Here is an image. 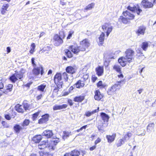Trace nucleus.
Here are the masks:
<instances>
[{
    "instance_id": "2",
    "label": "nucleus",
    "mask_w": 156,
    "mask_h": 156,
    "mask_svg": "<svg viewBox=\"0 0 156 156\" xmlns=\"http://www.w3.org/2000/svg\"><path fill=\"white\" fill-rule=\"evenodd\" d=\"M134 51L131 49H127L125 52L126 55L124 57H122L118 59V62L122 66H124L126 64V62H130L133 59V56Z\"/></svg>"
},
{
    "instance_id": "50",
    "label": "nucleus",
    "mask_w": 156,
    "mask_h": 156,
    "mask_svg": "<svg viewBox=\"0 0 156 156\" xmlns=\"http://www.w3.org/2000/svg\"><path fill=\"white\" fill-rule=\"evenodd\" d=\"M40 155H42V156H52L51 154H49L48 153H43L42 152H40Z\"/></svg>"
},
{
    "instance_id": "10",
    "label": "nucleus",
    "mask_w": 156,
    "mask_h": 156,
    "mask_svg": "<svg viewBox=\"0 0 156 156\" xmlns=\"http://www.w3.org/2000/svg\"><path fill=\"white\" fill-rule=\"evenodd\" d=\"M141 4L143 7L146 9L152 8L153 6L152 3L146 0H143L141 2Z\"/></svg>"
},
{
    "instance_id": "54",
    "label": "nucleus",
    "mask_w": 156,
    "mask_h": 156,
    "mask_svg": "<svg viewBox=\"0 0 156 156\" xmlns=\"http://www.w3.org/2000/svg\"><path fill=\"white\" fill-rule=\"evenodd\" d=\"M59 142L58 139L56 140H53L51 141L52 144L55 145L56 144Z\"/></svg>"
},
{
    "instance_id": "27",
    "label": "nucleus",
    "mask_w": 156,
    "mask_h": 156,
    "mask_svg": "<svg viewBox=\"0 0 156 156\" xmlns=\"http://www.w3.org/2000/svg\"><path fill=\"white\" fill-rule=\"evenodd\" d=\"M66 70L67 73L73 74L75 73L76 69L72 66H69L66 67Z\"/></svg>"
},
{
    "instance_id": "64",
    "label": "nucleus",
    "mask_w": 156,
    "mask_h": 156,
    "mask_svg": "<svg viewBox=\"0 0 156 156\" xmlns=\"http://www.w3.org/2000/svg\"><path fill=\"white\" fill-rule=\"evenodd\" d=\"M42 97V95L41 94L39 95H38L37 97V98L38 100H39L41 99Z\"/></svg>"
},
{
    "instance_id": "14",
    "label": "nucleus",
    "mask_w": 156,
    "mask_h": 156,
    "mask_svg": "<svg viewBox=\"0 0 156 156\" xmlns=\"http://www.w3.org/2000/svg\"><path fill=\"white\" fill-rule=\"evenodd\" d=\"M67 105L66 104L61 105H55L53 106V109L54 110H60L67 108Z\"/></svg>"
},
{
    "instance_id": "47",
    "label": "nucleus",
    "mask_w": 156,
    "mask_h": 156,
    "mask_svg": "<svg viewBox=\"0 0 156 156\" xmlns=\"http://www.w3.org/2000/svg\"><path fill=\"white\" fill-rule=\"evenodd\" d=\"M59 39H62L65 38V35L64 33L63 32L61 31L59 33Z\"/></svg>"
},
{
    "instance_id": "59",
    "label": "nucleus",
    "mask_w": 156,
    "mask_h": 156,
    "mask_svg": "<svg viewBox=\"0 0 156 156\" xmlns=\"http://www.w3.org/2000/svg\"><path fill=\"white\" fill-rule=\"evenodd\" d=\"M5 118L8 120H10L11 119V117L9 115H5Z\"/></svg>"
},
{
    "instance_id": "31",
    "label": "nucleus",
    "mask_w": 156,
    "mask_h": 156,
    "mask_svg": "<svg viewBox=\"0 0 156 156\" xmlns=\"http://www.w3.org/2000/svg\"><path fill=\"white\" fill-rule=\"evenodd\" d=\"M99 110V108L98 107V108L90 112L89 111L86 112L85 115L87 117H89L93 114L98 112Z\"/></svg>"
},
{
    "instance_id": "58",
    "label": "nucleus",
    "mask_w": 156,
    "mask_h": 156,
    "mask_svg": "<svg viewBox=\"0 0 156 156\" xmlns=\"http://www.w3.org/2000/svg\"><path fill=\"white\" fill-rule=\"evenodd\" d=\"M101 141V140L99 138H98L95 141V144H97L99 143Z\"/></svg>"
},
{
    "instance_id": "1",
    "label": "nucleus",
    "mask_w": 156,
    "mask_h": 156,
    "mask_svg": "<svg viewBox=\"0 0 156 156\" xmlns=\"http://www.w3.org/2000/svg\"><path fill=\"white\" fill-rule=\"evenodd\" d=\"M80 45L78 47L77 45H74L69 46V50H66L65 52L66 55L69 58H71L73 56L72 54L70 51H71L74 54H77L80 51H84L86 48L88 47L90 45V43L87 40H83L80 42Z\"/></svg>"
},
{
    "instance_id": "46",
    "label": "nucleus",
    "mask_w": 156,
    "mask_h": 156,
    "mask_svg": "<svg viewBox=\"0 0 156 156\" xmlns=\"http://www.w3.org/2000/svg\"><path fill=\"white\" fill-rule=\"evenodd\" d=\"M35 45L34 43H32L31 45V49L30 51V52L31 54H33L34 51Z\"/></svg>"
},
{
    "instance_id": "20",
    "label": "nucleus",
    "mask_w": 156,
    "mask_h": 156,
    "mask_svg": "<svg viewBox=\"0 0 156 156\" xmlns=\"http://www.w3.org/2000/svg\"><path fill=\"white\" fill-rule=\"evenodd\" d=\"M85 84H86L84 83V81L79 80L76 83L74 86L76 88H79L83 87Z\"/></svg>"
},
{
    "instance_id": "17",
    "label": "nucleus",
    "mask_w": 156,
    "mask_h": 156,
    "mask_svg": "<svg viewBox=\"0 0 156 156\" xmlns=\"http://www.w3.org/2000/svg\"><path fill=\"white\" fill-rule=\"evenodd\" d=\"M146 28L144 26H141L140 27L136 32V34L138 36L140 35H143L144 33Z\"/></svg>"
},
{
    "instance_id": "62",
    "label": "nucleus",
    "mask_w": 156,
    "mask_h": 156,
    "mask_svg": "<svg viewBox=\"0 0 156 156\" xmlns=\"http://www.w3.org/2000/svg\"><path fill=\"white\" fill-rule=\"evenodd\" d=\"M96 147V146H93L90 148V150L92 151L94 150Z\"/></svg>"
},
{
    "instance_id": "5",
    "label": "nucleus",
    "mask_w": 156,
    "mask_h": 156,
    "mask_svg": "<svg viewBox=\"0 0 156 156\" xmlns=\"http://www.w3.org/2000/svg\"><path fill=\"white\" fill-rule=\"evenodd\" d=\"M122 82L123 83V84L125 83L124 81L123 80L119 81L116 82L114 85L109 88L107 91L108 94L109 95H113L114 92L117 89H120L121 87V84Z\"/></svg>"
},
{
    "instance_id": "53",
    "label": "nucleus",
    "mask_w": 156,
    "mask_h": 156,
    "mask_svg": "<svg viewBox=\"0 0 156 156\" xmlns=\"http://www.w3.org/2000/svg\"><path fill=\"white\" fill-rule=\"evenodd\" d=\"M105 37V34L102 32L100 35L99 39H104Z\"/></svg>"
},
{
    "instance_id": "26",
    "label": "nucleus",
    "mask_w": 156,
    "mask_h": 156,
    "mask_svg": "<svg viewBox=\"0 0 156 156\" xmlns=\"http://www.w3.org/2000/svg\"><path fill=\"white\" fill-rule=\"evenodd\" d=\"M41 139L42 136L41 135H36L32 138V140L35 143H39Z\"/></svg>"
},
{
    "instance_id": "63",
    "label": "nucleus",
    "mask_w": 156,
    "mask_h": 156,
    "mask_svg": "<svg viewBox=\"0 0 156 156\" xmlns=\"http://www.w3.org/2000/svg\"><path fill=\"white\" fill-rule=\"evenodd\" d=\"M7 53H9L11 51L10 48L9 47H7L6 48Z\"/></svg>"
},
{
    "instance_id": "12",
    "label": "nucleus",
    "mask_w": 156,
    "mask_h": 156,
    "mask_svg": "<svg viewBox=\"0 0 156 156\" xmlns=\"http://www.w3.org/2000/svg\"><path fill=\"white\" fill-rule=\"evenodd\" d=\"M50 146L47 140H44L38 145V147L40 149H42L48 147H49Z\"/></svg>"
},
{
    "instance_id": "18",
    "label": "nucleus",
    "mask_w": 156,
    "mask_h": 156,
    "mask_svg": "<svg viewBox=\"0 0 156 156\" xmlns=\"http://www.w3.org/2000/svg\"><path fill=\"white\" fill-rule=\"evenodd\" d=\"M22 126L19 124H16L13 127V129L15 132L17 133H19L20 131L24 129Z\"/></svg>"
},
{
    "instance_id": "57",
    "label": "nucleus",
    "mask_w": 156,
    "mask_h": 156,
    "mask_svg": "<svg viewBox=\"0 0 156 156\" xmlns=\"http://www.w3.org/2000/svg\"><path fill=\"white\" fill-rule=\"evenodd\" d=\"M136 52L137 53V54H140L142 53L141 50L140 49L137 48L136 49Z\"/></svg>"
},
{
    "instance_id": "55",
    "label": "nucleus",
    "mask_w": 156,
    "mask_h": 156,
    "mask_svg": "<svg viewBox=\"0 0 156 156\" xmlns=\"http://www.w3.org/2000/svg\"><path fill=\"white\" fill-rule=\"evenodd\" d=\"M2 124L4 127H7L8 126L7 123L4 121H2Z\"/></svg>"
},
{
    "instance_id": "28",
    "label": "nucleus",
    "mask_w": 156,
    "mask_h": 156,
    "mask_svg": "<svg viewBox=\"0 0 156 156\" xmlns=\"http://www.w3.org/2000/svg\"><path fill=\"white\" fill-rule=\"evenodd\" d=\"M89 75L87 74L84 75L83 76L82 80L84 81V83L87 85L89 82L90 80L88 78Z\"/></svg>"
},
{
    "instance_id": "39",
    "label": "nucleus",
    "mask_w": 156,
    "mask_h": 156,
    "mask_svg": "<svg viewBox=\"0 0 156 156\" xmlns=\"http://www.w3.org/2000/svg\"><path fill=\"white\" fill-rule=\"evenodd\" d=\"M94 5L95 3H92L87 6L84 9L87 10H90L94 8Z\"/></svg>"
},
{
    "instance_id": "21",
    "label": "nucleus",
    "mask_w": 156,
    "mask_h": 156,
    "mask_svg": "<svg viewBox=\"0 0 156 156\" xmlns=\"http://www.w3.org/2000/svg\"><path fill=\"white\" fill-rule=\"evenodd\" d=\"M101 118L104 122H108L109 119L108 115L104 112H101Z\"/></svg>"
},
{
    "instance_id": "45",
    "label": "nucleus",
    "mask_w": 156,
    "mask_h": 156,
    "mask_svg": "<svg viewBox=\"0 0 156 156\" xmlns=\"http://www.w3.org/2000/svg\"><path fill=\"white\" fill-rule=\"evenodd\" d=\"M61 75L62 76V78H63L65 81H68V78L67 73L64 72Z\"/></svg>"
},
{
    "instance_id": "4",
    "label": "nucleus",
    "mask_w": 156,
    "mask_h": 156,
    "mask_svg": "<svg viewBox=\"0 0 156 156\" xmlns=\"http://www.w3.org/2000/svg\"><path fill=\"white\" fill-rule=\"evenodd\" d=\"M25 73V70L23 69H21L19 72L16 71L15 73L10 77V80L13 83H15L18 79L22 80Z\"/></svg>"
},
{
    "instance_id": "3",
    "label": "nucleus",
    "mask_w": 156,
    "mask_h": 156,
    "mask_svg": "<svg viewBox=\"0 0 156 156\" xmlns=\"http://www.w3.org/2000/svg\"><path fill=\"white\" fill-rule=\"evenodd\" d=\"M123 14L125 17L122 16H120L119 19V21L123 23L124 24H127L129 20H133L134 17L135 16L128 11H126L123 12Z\"/></svg>"
},
{
    "instance_id": "44",
    "label": "nucleus",
    "mask_w": 156,
    "mask_h": 156,
    "mask_svg": "<svg viewBox=\"0 0 156 156\" xmlns=\"http://www.w3.org/2000/svg\"><path fill=\"white\" fill-rule=\"evenodd\" d=\"M113 69L117 72L119 73H121V69L119 66L117 65H115L113 67Z\"/></svg>"
},
{
    "instance_id": "7",
    "label": "nucleus",
    "mask_w": 156,
    "mask_h": 156,
    "mask_svg": "<svg viewBox=\"0 0 156 156\" xmlns=\"http://www.w3.org/2000/svg\"><path fill=\"white\" fill-rule=\"evenodd\" d=\"M103 30L106 33V36L108 37L110 33L112 31L113 28L111 24L109 23H105L103 24L102 26Z\"/></svg>"
},
{
    "instance_id": "51",
    "label": "nucleus",
    "mask_w": 156,
    "mask_h": 156,
    "mask_svg": "<svg viewBox=\"0 0 156 156\" xmlns=\"http://www.w3.org/2000/svg\"><path fill=\"white\" fill-rule=\"evenodd\" d=\"M73 33V31L72 30L70 31L69 35L67 37V39H70L71 37L72 36Z\"/></svg>"
},
{
    "instance_id": "40",
    "label": "nucleus",
    "mask_w": 156,
    "mask_h": 156,
    "mask_svg": "<svg viewBox=\"0 0 156 156\" xmlns=\"http://www.w3.org/2000/svg\"><path fill=\"white\" fill-rule=\"evenodd\" d=\"M63 138L65 139L67 137H69L70 135H71V132L68 131H64L63 132Z\"/></svg>"
},
{
    "instance_id": "37",
    "label": "nucleus",
    "mask_w": 156,
    "mask_h": 156,
    "mask_svg": "<svg viewBox=\"0 0 156 156\" xmlns=\"http://www.w3.org/2000/svg\"><path fill=\"white\" fill-rule=\"evenodd\" d=\"M132 134L131 133H128L125 135L123 139L126 141L129 140V138L132 136Z\"/></svg>"
},
{
    "instance_id": "60",
    "label": "nucleus",
    "mask_w": 156,
    "mask_h": 156,
    "mask_svg": "<svg viewBox=\"0 0 156 156\" xmlns=\"http://www.w3.org/2000/svg\"><path fill=\"white\" fill-rule=\"evenodd\" d=\"M68 103L69 104V105L70 106H72L73 105V102L72 101L71 99H69L68 100Z\"/></svg>"
},
{
    "instance_id": "61",
    "label": "nucleus",
    "mask_w": 156,
    "mask_h": 156,
    "mask_svg": "<svg viewBox=\"0 0 156 156\" xmlns=\"http://www.w3.org/2000/svg\"><path fill=\"white\" fill-rule=\"evenodd\" d=\"M59 39V35L57 34H55L54 37L53 39Z\"/></svg>"
},
{
    "instance_id": "13",
    "label": "nucleus",
    "mask_w": 156,
    "mask_h": 156,
    "mask_svg": "<svg viewBox=\"0 0 156 156\" xmlns=\"http://www.w3.org/2000/svg\"><path fill=\"white\" fill-rule=\"evenodd\" d=\"M53 135L52 131L50 130H46L42 133V135L48 138H51Z\"/></svg>"
},
{
    "instance_id": "15",
    "label": "nucleus",
    "mask_w": 156,
    "mask_h": 156,
    "mask_svg": "<svg viewBox=\"0 0 156 156\" xmlns=\"http://www.w3.org/2000/svg\"><path fill=\"white\" fill-rule=\"evenodd\" d=\"M94 99L97 100H100L103 97V96L101 94L99 90H96L95 92Z\"/></svg>"
},
{
    "instance_id": "6",
    "label": "nucleus",
    "mask_w": 156,
    "mask_h": 156,
    "mask_svg": "<svg viewBox=\"0 0 156 156\" xmlns=\"http://www.w3.org/2000/svg\"><path fill=\"white\" fill-rule=\"evenodd\" d=\"M54 80L55 83L57 85L58 88H60L62 87L63 83L62 76L61 73H56L54 76Z\"/></svg>"
},
{
    "instance_id": "30",
    "label": "nucleus",
    "mask_w": 156,
    "mask_h": 156,
    "mask_svg": "<svg viewBox=\"0 0 156 156\" xmlns=\"http://www.w3.org/2000/svg\"><path fill=\"white\" fill-rule=\"evenodd\" d=\"M154 123H149L147 126V131L150 132H151L154 129Z\"/></svg>"
},
{
    "instance_id": "34",
    "label": "nucleus",
    "mask_w": 156,
    "mask_h": 156,
    "mask_svg": "<svg viewBox=\"0 0 156 156\" xmlns=\"http://www.w3.org/2000/svg\"><path fill=\"white\" fill-rule=\"evenodd\" d=\"M97 86L100 88H103L106 86V84L105 83H103L102 81H99L97 83Z\"/></svg>"
},
{
    "instance_id": "23",
    "label": "nucleus",
    "mask_w": 156,
    "mask_h": 156,
    "mask_svg": "<svg viewBox=\"0 0 156 156\" xmlns=\"http://www.w3.org/2000/svg\"><path fill=\"white\" fill-rule=\"evenodd\" d=\"M16 110L19 112L23 113L24 112L23 106L19 104L16 105L15 107Z\"/></svg>"
},
{
    "instance_id": "22",
    "label": "nucleus",
    "mask_w": 156,
    "mask_h": 156,
    "mask_svg": "<svg viewBox=\"0 0 156 156\" xmlns=\"http://www.w3.org/2000/svg\"><path fill=\"white\" fill-rule=\"evenodd\" d=\"M103 68L102 67L99 66L96 69L97 74L99 76H101L103 73Z\"/></svg>"
},
{
    "instance_id": "48",
    "label": "nucleus",
    "mask_w": 156,
    "mask_h": 156,
    "mask_svg": "<svg viewBox=\"0 0 156 156\" xmlns=\"http://www.w3.org/2000/svg\"><path fill=\"white\" fill-rule=\"evenodd\" d=\"M39 113L40 112H38L33 114L32 119L33 120H35L36 119L37 116H38Z\"/></svg>"
},
{
    "instance_id": "19",
    "label": "nucleus",
    "mask_w": 156,
    "mask_h": 156,
    "mask_svg": "<svg viewBox=\"0 0 156 156\" xmlns=\"http://www.w3.org/2000/svg\"><path fill=\"white\" fill-rule=\"evenodd\" d=\"M9 7V5L8 4H4L2 6L0 11L2 15H4L7 11V9Z\"/></svg>"
},
{
    "instance_id": "52",
    "label": "nucleus",
    "mask_w": 156,
    "mask_h": 156,
    "mask_svg": "<svg viewBox=\"0 0 156 156\" xmlns=\"http://www.w3.org/2000/svg\"><path fill=\"white\" fill-rule=\"evenodd\" d=\"M34 60L35 59L34 58H32L31 59L32 64L34 67L37 66L36 65L34 62Z\"/></svg>"
},
{
    "instance_id": "42",
    "label": "nucleus",
    "mask_w": 156,
    "mask_h": 156,
    "mask_svg": "<svg viewBox=\"0 0 156 156\" xmlns=\"http://www.w3.org/2000/svg\"><path fill=\"white\" fill-rule=\"evenodd\" d=\"M136 56L137 59H140L141 61L144 60L145 58V57L143 54V53L140 54H137Z\"/></svg>"
},
{
    "instance_id": "33",
    "label": "nucleus",
    "mask_w": 156,
    "mask_h": 156,
    "mask_svg": "<svg viewBox=\"0 0 156 156\" xmlns=\"http://www.w3.org/2000/svg\"><path fill=\"white\" fill-rule=\"evenodd\" d=\"M124 143V140L123 139H120L117 141L116 145L117 147H120Z\"/></svg>"
},
{
    "instance_id": "29",
    "label": "nucleus",
    "mask_w": 156,
    "mask_h": 156,
    "mask_svg": "<svg viewBox=\"0 0 156 156\" xmlns=\"http://www.w3.org/2000/svg\"><path fill=\"white\" fill-rule=\"evenodd\" d=\"M30 123V121L28 119H25L20 124L24 129H26V127L28 126Z\"/></svg>"
},
{
    "instance_id": "9",
    "label": "nucleus",
    "mask_w": 156,
    "mask_h": 156,
    "mask_svg": "<svg viewBox=\"0 0 156 156\" xmlns=\"http://www.w3.org/2000/svg\"><path fill=\"white\" fill-rule=\"evenodd\" d=\"M32 72L34 75H38L40 72L41 75H42L44 73L43 67L41 65H39L38 67L36 66L34 67Z\"/></svg>"
},
{
    "instance_id": "41",
    "label": "nucleus",
    "mask_w": 156,
    "mask_h": 156,
    "mask_svg": "<svg viewBox=\"0 0 156 156\" xmlns=\"http://www.w3.org/2000/svg\"><path fill=\"white\" fill-rule=\"evenodd\" d=\"M46 87V85L43 84L38 87L37 89L39 91L43 92Z\"/></svg>"
},
{
    "instance_id": "16",
    "label": "nucleus",
    "mask_w": 156,
    "mask_h": 156,
    "mask_svg": "<svg viewBox=\"0 0 156 156\" xmlns=\"http://www.w3.org/2000/svg\"><path fill=\"white\" fill-rule=\"evenodd\" d=\"M116 136L115 133L112 134V135H107L106 138L107 139L108 142L109 143H111L115 140Z\"/></svg>"
},
{
    "instance_id": "8",
    "label": "nucleus",
    "mask_w": 156,
    "mask_h": 156,
    "mask_svg": "<svg viewBox=\"0 0 156 156\" xmlns=\"http://www.w3.org/2000/svg\"><path fill=\"white\" fill-rule=\"evenodd\" d=\"M127 9L129 10L128 11L133 14L136 11L137 14L139 15L140 14V13L142 12V10L140 9L138 5L137 6L133 7H132L129 6L127 7Z\"/></svg>"
},
{
    "instance_id": "11",
    "label": "nucleus",
    "mask_w": 156,
    "mask_h": 156,
    "mask_svg": "<svg viewBox=\"0 0 156 156\" xmlns=\"http://www.w3.org/2000/svg\"><path fill=\"white\" fill-rule=\"evenodd\" d=\"M49 115L46 114L42 116V118L38 120V123L42 124L47 122L48 120Z\"/></svg>"
},
{
    "instance_id": "35",
    "label": "nucleus",
    "mask_w": 156,
    "mask_h": 156,
    "mask_svg": "<svg viewBox=\"0 0 156 156\" xmlns=\"http://www.w3.org/2000/svg\"><path fill=\"white\" fill-rule=\"evenodd\" d=\"M70 154L71 156H79L80 154V152L76 150L71 151Z\"/></svg>"
},
{
    "instance_id": "25",
    "label": "nucleus",
    "mask_w": 156,
    "mask_h": 156,
    "mask_svg": "<svg viewBox=\"0 0 156 156\" xmlns=\"http://www.w3.org/2000/svg\"><path fill=\"white\" fill-rule=\"evenodd\" d=\"M85 98V96L83 95H80L79 96L76 97L74 98V101L75 102H81Z\"/></svg>"
},
{
    "instance_id": "24",
    "label": "nucleus",
    "mask_w": 156,
    "mask_h": 156,
    "mask_svg": "<svg viewBox=\"0 0 156 156\" xmlns=\"http://www.w3.org/2000/svg\"><path fill=\"white\" fill-rule=\"evenodd\" d=\"M51 42L56 46H58L63 42V40H51Z\"/></svg>"
},
{
    "instance_id": "32",
    "label": "nucleus",
    "mask_w": 156,
    "mask_h": 156,
    "mask_svg": "<svg viewBox=\"0 0 156 156\" xmlns=\"http://www.w3.org/2000/svg\"><path fill=\"white\" fill-rule=\"evenodd\" d=\"M149 46V43L148 42H144L141 44V47L143 50L144 51L147 50Z\"/></svg>"
},
{
    "instance_id": "49",
    "label": "nucleus",
    "mask_w": 156,
    "mask_h": 156,
    "mask_svg": "<svg viewBox=\"0 0 156 156\" xmlns=\"http://www.w3.org/2000/svg\"><path fill=\"white\" fill-rule=\"evenodd\" d=\"M104 40H97V42L99 46H101L104 43Z\"/></svg>"
},
{
    "instance_id": "38",
    "label": "nucleus",
    "mask_w": 156,
    "mask_h": 156,
    "mask_svg": "<svg viewBox=\"0 0 156 156\" xmlns=\"http://www.w3.org/2000/svg\"><path fill=\"white\" fill-rule=\"evenodd\" d=\"M13 85L12 84H9L7 87L6 90L3 92V93L7 94V92L6 90H8L9 91H12Z\"/></svg>"
},
{
    "instance_id": "36",
    "label": "nucleus",
    "mask_w": 156,
    "mask_h": 156,
    "mask_svg": "<svg viewBox=\"0 0 156 156\" xmlns=\"http://www.w3.org/2000/svg\"><path fill=\"white\" fill-rule=\"evenodd\" d=\"M23 107L25 110H28L30 107V105L26 101H25L23 103Z\"/></svg>"
},
{
    "instance_id": "56",
    "label": "nucleus",
    "mask_w": 156,
    "mask_h": 156,
    "mask_svg": "<svg viewBox=\"0 0 156 156\" xmlns=\"http://www.w3.org/2000/svg\"><path fill=\"white\" fill-rule=\"evenodd\" d=\"M97 79V77L94 75H93L92 76V80L93 82H94Z\"/></svg>"
},
{
    "instance_id": "43",
    "label": "nucleus",
    "mask_w": 156,
    "mask_h": 156,
    "mask_svg": "<svg viewBox=\"0 0 156 156\" xmlns=\"http://www.w3.org/2000/svg\"><path fill=\"white\" fill-rule=\"evenodd\" d=\"M52 48L49 46H47L46 47H44V48L42 49V52H45L46 51H49L51 50Z\"/></svg>"
}]
</instances>
